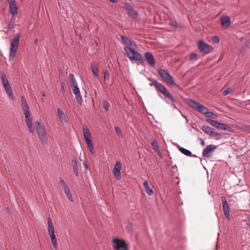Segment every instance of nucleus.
<instances>
[{"label": "nucleus", "mask_w": 250, "mask_h": 250, "mask_svg": "<svg viewBox=\"0 0 250 250\" xmlns=\"http://www.w3.org/2000/svg\"><path fill=\"white\" fill-rule=\"evenodd\" d=\"M207 122L214 127H215L222 130H228L229 128L228 125L225 124L219 123L216 121L210 119H207Z\"/></svg>", "instance_id": "12"}, {"label": "nucleus", "mask_w": 250, "mask_h": 250, "mask_svg": "<svg viewBox=\"0 0 250 250\" xmlns=\"http://www.w3.org/2000/svg\"><path fill=\"white\" fill-rule=\"evenodd\" d=\"M63 190L64 192L65 193H66V192H68V191H70L69 188L68 186L67 187H65V188H63Z\"/></svg>", "instance_id": "43"}, {"label": "nucleus", "mask_w": 250, "mask_h": 250, "mask_svg": "<svg viewBox=\"0 0 250 250\" xmlns=\"http://www.w3.org/2000/svg\"><path fill=\"white\" fill-rule=\"evenodd\" d=\"M221 24L225 28H228L230 26L231 21L228 16H223L220 19Z\"/></svg>", "instance_id": "19"}, {"label": "nucleus", "mask_w": 250, "mask_h": 250, "mask_svg": "<svg viewBox=\"0 0 250 250\" xmlns=\"http://www.w3.org/2000/svg\"><path fill=\"white\" fill-rule=\"evenodd\" d=\"M210 136L215 138L216 140H219L222 138L221 134L216 131H214V129H213Z\"/></svg>", "instance_id": "29"}, {"label": "nucleus", "mask_w": 250, "mask_h": 250, "mask_svg": "<svg viewBox=\"0 0 250 250\" xmlns=\"http://www.w3.org/2000/svg\"><path fill=\"white\" fill-rule=\"evenodd\" d=\"M128 15L132 18L135 19L138 17L137 12L134 10L130 5L128 7Z\"/></svg>", "instance_id": "20"}, {"label": "nucleus", "mask_w": 250, "mask_h": 250, "mask_svg": "<svg viewBox=\"0 0 250 250\" xmlns=\"http://www.w3.org/2000/svg\"><path fill=\"white\" fill-rule=\"evenodd\" d=\"M59 184L62 187V189L68 186L65 183V182L61 178L59 180Z\"/></svg>", "instance_id": "33"}, {"label": "nucleus", "mask_w": 250, "mask_h": 250, "mask_svg": "<svg viewBox=\"0 0 250 250\" xmlns=\"http://www.w3.org/2000/svg\"><path fill=\"white\" fill-rule=\"evenodd\" d=\"M21 102L22 105V110L25 118L26 124L28 127L29 131L33 132V129L32 125V121L30 117V114L29 111V107L27 105L26 100L24 99L23 97L21 96Z\"/></svg>", "instance_id": "3"}, {"label": "nucleus", "mask_w": 250, "mask_h": 250, "mask_svg": "<svg viewBox=\"0 0 250 250\" xmlns=\"http://www.w3.org/2000/svg\"><path fill=\"white\" fill-rule=\"evenodd\" d=\"M217 249H218V248H217V247H216V249H215V250H217Z\"/></svg>", "instance_id": "54"}, {"label": "nucleus", "mask_w": 250, "mask_h": 250, "mask_svg": "<svg viewBox=\"0 0 250 250\" xmlns=\"http://www.w3.org/2000/svg\"><path fill=\"white\" fill-rule=\"evenodd\" d=\"M3 85L5 89V91L6 92L9 98L12 99H13L14 96L9 83H8L7 84H4V85Z\"/></svg>", "instance_id": "21"}, {"label": "nucleus", "mask_w": 250, "mask_h": 250, "mask_svg": "<svg viewBox=\"0 0 250 250\" xmlns=\"http://www.w3.org/2000/svg\"><path fill=\"white\" fill-rule=\"evenodd\" d=\"M38 40L37 39H36L35 41V42H37Z\"/></svg>", "instance_id": "52"}, {"label": "nucleus", "mask_w": 250, "mask_h": 250, "mask_svg": "<svg viewBox=\"0 0 250 250\" xmlns=\"http://www.w3.org/2000/svg\"><path fill=\"white\" fill-rule=\"evenodd\" d=\"M83 166H84V167L85 168V169H87V164H86V162H83Z\"/></svg>", "instance_id": "45"}, {"label": "nucleus", "mask_w": 250, "mask_h": 250, "mask_svg": "<svg viewBox=\"0 0 250 250\" xmlns=\"http://www.w3.org/2000/svg\"><path fill=\"white\" fill-rule=\"evenodd\" d=\"M109 78V75L107 72H104V79H108Z\"/></svg>", "instance_id": "41"}, {"label": "nucleus", "mask_w": 250, "mask_h": 250, "mask_svg": "<svg viewBox=\"0 0 250 250\" xmlns=\"http://www.w3.org/2000/svg\"><path fill=\"white\" fill-rule=\"evenodd\" d=\"M212 41L215 43H218L219 42V38L217 36H215L213 37Z\"/></svg>", "instance_id": "35"}, {"label": "nucleus", "mask_w": 250, "mask_h": 250, "mask_svg": "<svg viewBox=\"0 0 250 250\" xmlns=\"http://www.w3.org/2000/svg\"><path fill=\"white\" fill-rule=\"evenodd\" d=\"M89 150L90 151L91 153H93V146H92V147H89Z\"/></svg>", "instance_id": "47"}, {"label": "nucleus", "mask_w": 250, "mask_h": 250, "mask_svg": "<svg viewBox=\"0 0 250 250\" xmlns=\"http://www.w3.org/2000/svg\"><path fill=\"white\" fill-rule=\"evenodd\" d=\"M169 25L174 27H176L177 26V23L176 21H172L169 23Z\"/></svg>", "instance_id": "40"}, {"label": "nucleus", "mask_w": 250, "mask_h": 250, "mask_svg": "<svg viewBox=\"0 0 250 250\" xmlns=\"http://www.w3.org/2000/svg\"><path fill=\"white\" fill-rule=\"evenodd\" d=\"M113 247L116 250H128V247L125 242L118 238L113 239Z\"/></svg>", "instance_id": "9"}, {"label": "nucleus", "mask_w": 250, "mask_h": 250, "mask_svg": "<svg viewBox=\"0 0 250 250\" xmlns=\"http://www.w3.org/2000/svg\"><path fill=\"white\" fill-rule=\"evenodd\" d=\"M225 215L226 216L227 219H228L229 220L230 219L229 213V215Z\"/></svg>", "instance_id": "46"}, {"label": "nucleus", "mask_w": 250, "mask_h": 250, "mask_svg": "<svg viewBox=\"0 0 250 250\" xmlns=\"http://www.w3.org/2000/svg\"><path fill=\"white\" fill-rule=\"evenodd\" d=\"M206 116L207 117H210L214 119H216L218 117L216 114L213 113L211 111H208L207 114L206 115Z\"/></svg>", "instance_id": "32"}, {"label": "nucleus", "mask_w": 250, "mask_h": 250, "mask_svg": "<svg viewBox=\"0 0 250 250\" xmlns=\"http://www.w3.org/2000/svg\"><path fill=\"white\" fill-rule=\"evenodd\" d=\"M213 128L207 125H203L201 130L206 134L210 135Z\"/></svg>", "instance_id": "25"}, {"label": "nucleus", "mask_w": 250, "mask_h": 250, "mask_svg": "<svg viewBox=\"0 0 250 250\" xmlns=\"http://www.w3.org/2000/svg\"><path fill=\"white\" fill-rule=\"evenodd\" d=\"M144 187L146 193L149 195H152L154 192L153 189L149 186L148 182L146 180L144 183Z\"/></svg>", "instance_id": "22"}, {"label": "nucleus", "mask_w": 250, "mask_h": 250, "mask_svg": "<svg viewBox=\"0 0 250 250\" xmlns=\"http://www.w3.org/2000/svg\"><path fill=\"white\" fill-rule=\"evenodd\" d=\"M115 131L116 133V134L118 135H122V131L117 126H116L115 127Z\"/></svg>", "instance_id": "37"}, {"label": "nucleus", "mask_w": 250, "mask_h": 250, "mask_svg": "<svg viewBox=\"0 0 250 250\" xmlns=\"http://www.w3.org/2000/svg\"><path fill=\"white\" fill-rule=\"evenodd\" d=\"M149 80L152 82V83H150V85H154L157 90L161 92L165 97L168 98L173 102H176L174 97L162 84L158 83L156 80L154 79H150Z\"/></svg>", "instance_id": "2"}, {"label": "nucleus", "mask_w": 250, "mask_h": 250, "mask_svg": "<svg viewBox=\"0 0 250 250\" xmlns=\"http://www.w3.org/2000/svg\"><path fill=\"white\" fill-rule=\"evenodd\" d=\"M179 150L182 153L184 154V155L187 156H192L191 152L185 148H184L183 147H180L179 148Z\"/></svg>", "instance_id": "26"}, {"label": "nucleus", "mask_w": 250, "mask_h": 250, "mask_svg": "<svg viewBox=\"0 0 250 250\" xmlns=\"http://www.w3.org/2000/svg\"><path fill=\"white\" fill-rule=\"evenodd\" d=\"M198 48L201 52L205 54H209L212 50V48L210 45L205 43L202 40L199 41Z\"/></svg>", "instance_id": "11"}, {"label": "nucleus", "mask_w": 250, "mask_h": 250, "mask_svg": "<svg viewBox=\"0 0 250 250\" xmlns=\"http://www.w3.org/2000/svg\"><path fill=\"white\" fill-rule=\"evenodd\" d=\"M21 38V34L17 33L12 39L10 43V52L9 59L13 60L17 53L19 44V40Z\"/></svg>", "instance_id": "5"}, {"label": "nucleus", "mask_w": 250, "mask_h": 250, "mask_svg": "<svg viewBox=\"0 0 250 250\" xmlns=\"http://www.w3.org/2000/svg\"><path fill=\"white\" fill-rule=\"evenodd\" d=\"M188 104L189 106L198 110L200 113L205 114L206 116L208 112V109L199 103L192 100H188Z\"/></svg>", "instance_id": "8"}, {"label": "nucleus", "mask_w": 250, "mask_h": 250, "mask_svg": "<svg viewBox=\"0 0 250 250\" xmlns=\"http://www.w3.org/2000/svg\"><path fill=\"white\" fill-rule=\"evenodd\" d=\"M83 136L85 140L91 139V135L89 131V129L87 126L84 125L83 126Z\"/></svg>", "instance_id": "23"}, {"label": "nucleus", "mask_w": 250, "mask_h": 250, "mask_svg": "<svg viewBox=\"0 0 250 250\" xmlns=\"http://www.w3.org/2000/svg\"><path fill=\"white\" fill-rule=\"evenodd\" d=\"M222 201L224 214L229 215V207L226 198L225 197H222Z\"/></svg>", "instance_id": "17"}, {"label": "nucleus", "mask_w": 250, "mask_h": 250, "mask_svg": "<svg viewBox=\"0 0 250 250\" xmlns=\"http://www.w3.org/2000/svg\"><path fill=\"white\" fill-rule=\"evenodd\" d=\"M0 75L3 85H4V84H7L9 83L7 77L3 72H0Z\"/></svg>", "instance_id": "28"}, {"label": "nucleus", "mask_w": 250, "mask_h": 250, "mask_svg": "<svg viewBox=\"0 0 250 250\" xmlns=\"http://www.w3.org/2000/svg\"><path fill=\"white\" fill-rule=\"evenodd\" d=\"M12 0H8V1H12Z\"/></svg>", "instance_id": "53"}, {"label": "nucleus", "mask_w": 250, "mask_h": 250, "mask_svg": "<svg viewBox=\"0 0 250 250\" xmlns=\"http://www.w3.org/2000/svg\"><path fill=\"white\" fill-rule=\"evenodd\" d=\"M230 92V89L229 88H227L223 92V96H227Z\"/></svg>", "instance_id": "36"}, {"label": "nucleus", "mask_w": 250, "mask_h": 250, "mask_svg": "<svg viewBox=\"0 0 250 250\" xmlns=\"http://www.w3.org/2000/svg\"><path fill=\"white\" fill-rule=\"evenodd\" d=\"M72 166L73 167V171L75 175L76 176L79 175V171H78V162L76 160H74L72 161Z\"/></svg>", "instance_id": "24"}, {"label": "nucleus", "mask_w": 250, "mask_h": 250, "mask_svg": "<svg viewBox=\"0 0 250 250\" xmlns=\"http://www.w3.org/2000/svg\"><path fill=\"white\" fill-rule=\"evenodd\" d=\"M8 4L9 6V10L10 14L13 16H15L17 14V2L15 0H12V1H8Z\"/></svg>", "instance_id": "16"}, {"label": "nucleus", "mask_w": 250, "mask_h": 250, "mask_svg": "<svg viewBox=\"0 0 250 250\" xmlns=\"http://www.w3.org/2000/svg\"><path fill=\"white\" fill-rule=\"evenodd\" d=\"M152 146L154 147H158V144L155 141H153L152 143Z\"/></svg>", "instance_id": "42"}, {"label": "nucleus", "mask_w": 250, "mask_h": 250, "mask_svg": "<svg viewBox=\"0 0 250 250\" xmlns=\"http://www.w3.org/2000/svg\"><path fill=\"white\" fill-rule=\"evenodd\" d=\"M69 78L70 80V86L72 88V90L75 95L77 102L79 104L81 105L83 101L82 97L81 96L80 89L78 86V83L75 79V76L73 74H70Z\"/></svg>", "instance_id": "4"}, {"label": "nucleus", "mask_w": 250, "mask_h": 250, "mask_svg": "<svg viewBox=\"0 0 250 250\" xmlns=\"http://www.w3.org/2000/svg\"><path fill=\"white\" fill-rule=\"evenodd\" d=\"M216 148V146L213 145H209L205 148L202 152L203 156L206 158L209 157L212 155V151Z\"/></svg>", "instance_id": "14"}, {"label": "nucleus", "mask_w": 250, "mask_h": 250, "mask_svg": "<svg viewBox=\"0 0 250 250\" xmlns=\"http://www.w3.org/2000/svg\"><path fill=\"white\" fill-rule=\"evenodd\" d=\"M85 141L87 143V145L88 147H92V146H93V144H92V142L91 141V139H87V140H85Z\"/></svg>", "instance_id": "39"}, {"label": "nucleus", "mask_w": 250, "mask_h": 250, "mask_svg": "<svg viewBox=\"0 0 250 250\" xmlns=\"http://www.w3.org/2000/svg\"><path fill=\"white\" fill-rule=\"evenodd\" d=\"M182 117H184V118L186 120V122H187V123H188V119H187V116H185V115H183V114H182Z\"/></svg>", "instance_id": "44"}, {"label": "nucleus", "mask_w": 250, "mask_h": 250, "mask_svg": "<svg viewBox=\"0 0 250 250\" xmlns=\"http://www.w3.org/2000/svg\"><path fill=\"white\" fill-rule=\"evenodd\" d=\"M111 2L115 3L117 2V0H109Z\"/></svg>", "instance_id": "49"}, {"label": "nucleus", "mask_w": 250, "mask_h": 250, "mask_svg": "<svg viewBox=\"0 0 250 250\" xmlns=\"http://www.w3.org/2000/svg\"><path fill=\"white\" fill-rule=\"evenodd\" d=\"M201 143H202V145L203 146L205 145V142L204 141H203V140H202V141H201Z\"/></svg>", "instance_id": "50"}, {"label": "nucleus", "mask_w": 250, "mask_h": 250, "mask_svg": "<svg viewBox=\"0 0 250 250\" xmlns=\"http://www.w3.org/2000/svg\"><path fill=\"white\" fill-rule=\"evenodd\" d=\"M145 57L149 65L154 66L155 65L156 62L154 56L151 52L145 53Z\"/></svg>", "instance_id": "15"}, {"label": "nucleus", "mask_w": 250, "mask_h": 250, "mask_svg": "<svg viewBox=\"0 0 250 250\" xmlns=\"http://www.w3.org/2000/svg\"><path fill=\"white\" fill-rule=\"evenodd\" d=\"M121 163L119 161H117L114 165L112 169V173L114 177L117 180H120L121 179Z\"/></svg>", "instance_id": "13"}, {"label": "nucleus", "mask_w": 250, "mask_h": 250, "mask_svg": "<svg viewBox=\"0 0 250 250\" xmlns=\"http://www.w3.org/2000/svg\"><path fill=\"white\" fill-rule=\"evenodd\" d=\"M171 105L172 107H173V108H175V109H177L176 106L174 104H171Z\"/></svg>", "instance_id": "48"}, {"label": "nucleus", "mask_w": 250, "mask_h": 250, "mask_svg": "<svg viewBox=\"0 0 250 250\" xmlns=\"http://www.w3.org/2000/svg\"><path fill=\"white\" fill-rule=\"evenodd\" d=\"M103 108L105 111H107L110 106L109 104L106 100H104L103 102Z\"/></svg>", "instance_id": "31"}, {"label": "nucleus", "mask_w": 250, "mask_h": 250, "mask_svg": "<svg viewBox=\"0 0 250 250\" xmlns=\"http://www.w3.org/2000/svg\"><path fill=\"white\" fill-rule=\"evenodd\" d=\"M47 224L48 232L49 235L51 238V243L54 248L56 249L57 248V242L55 234L54 228L50 217H49L47 219Z\"/></svg>", "instance_id": "7"}, {"label": "nucleus", "mask_w": 250, "mask_h": 250, "mask_svg": "<svg viewBox=\"0 0 250 250\" xmlns=\"http://www.w3.org/2000/svg\"><path fill=\"white\" fill-rule=\"evenodd\" d=\"M36 126L38 136L42 143H46L47 142V138L43 126L39 122L36 123Z\"/></svg>", "instance_id": "10"}, {"label": "nucleus", "mask_w": 250, "mask_h": 250, "mask_svg": "<svg viewBox=\"0 0 250 250\" xmlns=\"http://www.w3.org/2000/svg\"><path fill=\"white\" fill-rule=\"evenodd\" d=\"M249 103L250 104V100H249Z\"/></svg>", "instance_id": "55"}, {"label": "nucleus", "mask_w": 250, "mask_h": 250, "mask_svg": "<svg viewBox=\"0 0 250 250\" xmlns=\"http://www.w3.org/2000/svg\"><path fill=\"white\" fill-rule=\"evenodd\" d=\"M197 58V55L195 53H192L190 55L189 59L190 61L196 60Z\"/></svg>", "instance_id": "34"}, {"label": "nucleus", "mask_w": 250, "mask_h": 250, "mask_svg": "<svg viewBox=\"0 0 250 250\" xmlns=\"http://www.w3.org/2000/svg\"><path fill=\"white\" fill-rule=\"evenodd\" d=\"M91 71L92 72L93 74L95 77H98V69L97 67L92 65L91 66Z\"/></svg>", "instance_id": "30"}, {"label": "nucleus", "mask_w": 250, "mask_h": 250, "mask_svg": "<svg viewBox=\"0 0 250 250\" xmlns=\"http://www.w3.org/2000/svg\"><path fill=\"white\" fill-rule=\"evenodd\" d=\"M15 21V16H12V17L10 18V20L8 24L7 28L9 30L12 29L14 27Z\"/></svg>", "instance_id": "27"}, {"label": "nucleus", "mask_w": 250, "mask_h": 250, "mask_svg": "<svg viewBox=\"0 0 250 250\" xmlns=\"http://www.w3.org/2000/svg\"><path fill=\"white\" fill-rule=\"evenodd\" d=\"M61 85H62V89H63V88H64V87H63V83H62V84H61Z\"/></svg>", "instance_id": "51"}, {"label": "nucleus", "mask_w": 250, "mask_h": 250, "mask_svg": "<svg viewBox=\"0 0 250 250\" xmlns=\"http://www.w3.org/2000/svg\"><path fill=\"white\" fill-rule=\"evenodd\" d=\"M158 73L163 81L167 85L170 86L175 85L173 77L166 70L159 69L158 70Z\"/></svg>", "instance_id": "6"}, {"label": "nucleus", "mask_w": 250, "mask_h": 250, "mask_svg": "<svg viewBox=\"0 0 250 250\" xmlns=\"http://www.w3.org/2000/svg\"><path fill=\"white\" fill-rule=\"evenodd\" d=\"M121 39L125 45L124 50L126 52L130 61H138L142 65H145V59L143 56L136 51L137 47L135 42L123 35L120 36Z\"/></svg>", "instance_id": "1"}, {"label": "nucleus", "mask_w": 250, "mask_h": 250, "mask_svg": "<svg viewBox=\"0 0 250 250\" xmlns=\"http://www.w3.org/2000/svg\"><path fill=\"white\" fill-rule=\"evenodd\" d=\"M66 196H67V198L71 201H73V198L72 197V195H71V194L69 191H68V192H66L65 193Z\"/></svg>", "instance_id": "38"}, {"label": "nucleus", "mask_w": 250, "mask_h": 250, "mask_svg": "<svg viewBox=\"0 0 250 250\" xmlns=\"http://www.w3.org/2000/svg\"><path fill=\"white\" fill-rule=\"evenodd\" d=\"M57 110L58 116L59 117L63 125L67 124L68 121L64 113L61 110L60 108H58Z\"/></svg>", "instance_id": "18"}]
</instances>
